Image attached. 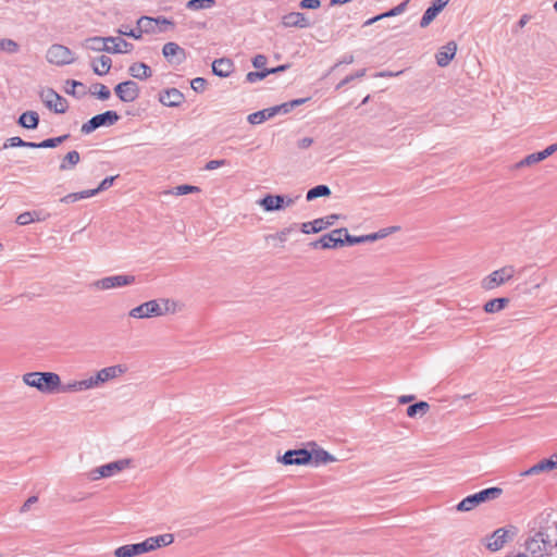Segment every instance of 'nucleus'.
Returning <instances> with one entry per match:
<instances>
[{"label":"nucleus","instance_id":"nucleus-1","mask_svg":"<svg viewBox=\"0 0 557 557\" xmlns=\"http://www.w3.org/2000/svg\"><path fill=\"white\" fill-rule=\"evenodd\" d=\"M554 534L549 528H542L536 531L532 536L528 537L524 547L531 557H544L549 555L555 547Z\"/></svg>","mask_w":557,"mask_h":557},{"label":"nucleus","instance_id":"nucleus-2","mask_svg":"<svg viewBox=\"0 0 557 557\" xmlns=\"http://www.w3.org/2000/svg\"><path fill=\"white\" fill-rule=\"evenodd\" d=\"M23 382L42 394L58 393L60 376L54 372H28L23 375Z\"/></svg>","mask_w":557,"mask_h":557},{"label":"nucleus","instance_id":"nucleus-3","mask_svg":"<svg viewBox=\"0 0 557 557\" xmlns=\"http://www.w3.org/2000/svg\"><path fill=\"white\" fill-rule=\"evenodd\" d=\"M503 494V490L500 487H488L484 488L478 493L469 495L465 497L458 505V511H470L478 507L479 505L494 500L498 498Z\"/></svg>","mask_w":557,"mask_h":557},{"label":"nucleus","instance_id":"nucleus-4","mask_svg":"<svg viewBox=\"0 0 557 557\" xmlns=\"http://www.w3.org/2000/svg\"><path fill=\"white\" fill-rule=\"evenodd\" d=\"M515 273L516 269L513 265H505L485 276L481 282V287L485 290H492L510 281Z\"/></svg>","mask_w":557,"mask_h":557},{"label":"nucleus","instance_id":"nucleus-5","mask_svg":"<svg viewBox=\"0 0 557 557\" xmlns=\"http://www.w3.org/2000/svg\"><path fill=\"white\" fill-rule=\"evenodd\" d=\"M46 59L51 64L62 66L75 62V53L63 45L54 44L47 50Z\"/></svg>","mask_w":557,"mask_h":557},{"label":"nucleus","instance_id":"nucleus-6","mask_svg":"<svg viewBox=\"0 0 557 557\" xmlns=\"http://www.w3.org/2000/svg\"><path fill=\"white\" fill-rule=\"evenodd\" d=\"M120 120V115L115 111H106L92 116L89 121L82 125L83 134H90L101 126H111Z\"/></svg>","mask_w":557,"mask_h":557},{"label":"nucleus","instance_id":"nucleus-7","mask_svg":"<svg viewBox=\"0 0 557 557\" xmlns=\"http://www.w3.org/2000/svg\"><path fill=\"white\" fill-rule=\"evenodd\" d=\"M136 282V277L131 274H117L106 276L92 283V286L100 290L112 288H120L123 286L132 285Z\"/></svg>","mask_w":557,"mask_h":557},{"label":"nucleus","instance_id":"nucleus-8","mask_svg":"<svg viewBox=\"0 0 557 557\" xmlns=\"http://www.w3.org/2000/svg\"><path fill=\"white\" fill-rule=\"evenodd\" d=\"M311 460L312 454L306 448L289 449L277 457V461L285 466H306L311 463Z\"/></svg>","mask_w":557,"mask_h":557},{"label":"nucleus","instance_id":"nucleus-9","mask_svg":"<svg viewBox=\"0 0 557 557\" xmlns=\"http://www.w3.org/2000/svg\"><path fill=\"white\" fill-rule=\"evenodd\" d=\"M344 233H346V228H336L330 232L329 234H324L319 239L310 243L312 248H323L330 249L335 247H343L345 245Z\"/></svg>","mask_w":557,"mask_h":557},{"label":"nucleus","instance_id":"nucleus-10","mask_svg":"<svg viewBox=\"0 0 557 557\" xmlns=\"http://www.w3.org/2000/svg\"><path fill=\"white\" fill-rule=\"evenodd\" d=\"M129 463L127 459H121L113 462H109L107 465L97 467L92 469L88 476L91 481H97L101 478H110L116 474L117 472L124 470Z\"/></svg>","mask_w":557,"mask_h":557},{"label":"nucleus","instance_id":"nucleus-11","mask_svg":"<svg viewBox=\"0 0 557 557\" xmlns=\"http://www.w3.org/2000/svg\"><path fill=\"white\" fill-rule=\"evenodd\" d=\"M128 315L134 319H148L162 315V306L159 299L149 300L129 310Z\"/></svg>","mask_w":557,"mask_h":557},{"label":"nucleus","instance_id":"nucleus-12","mask_svg":"<svg viewBox=\"0 0 557 557\" xmlns=\"http://www.w3.org/2000/svg\"><path fill=\"white\" fill-rule=\"evenodd\" d=\"M127 371L126 366L124 364H115L101 369L96 373V375L90 376L89 381L91 384V388L98 387L99 385L109 382L120 375L124 374Z\"/></svg>","mask_w":557,"mask_h":557},{"label":"nucleus","instance_id":"nucleus-13","mask_svg":"<svg viewBox=\"0 0 557 557\" xmlns=\"http://www.w3.org/2000/svg\"><path fill=\"white\" fill-rule=\"evenodd\" d=\"M40 98L45 106L54 111L55 113L62 114L65 113L69 104L65 98L60 96L52 88H47L40 92Z\"/></svg>","mask_w":557,"mask_h":557},{"label":"nucleus","instance_id":"nucleus-14","mask_svg":"<svg viewBox=\"0 0 557 557\" xmlns=\"http://www.w3.org/2000/svg\"><path fill=\"white\" fill-rule=\"evenodd\" d=\"M119 38L109 36V37H100L94 36L86 38L82 44L84 48L96 51V52H108L113 53L119 51L115 47H109V44L117 41Z\"/></svg>","mask_w":557,"mask_h":557},{"label":"nucleus","instance_id":"nucleus-15","mask_svg":"<svg viewBox=\"0 0 557 557\" xmlns=\"http://www.w3.org/2000/svg\"><path fill=\"white\" fill-rule=\"evenodd\" d=\"M116 97L123 102H134L140 94L138 84L134 81H125L114 87Z\"/></svg>","mask_w":557,"mask_h":557},{"label":"nucleus","instance_id":"nucleus-16","mask_svg":"<svg viewBox=\"0 0 557 557\" xmlns=\"http://www.w3.org/2000/svg\"><path fill=\"white\" fill-rule=\"evenodd\" d=\"M294 203V199L282 195H267L260 199L259 205L265 211H276L283 209L285 206L289 207Z\"/></svg>","mask_w":557,"mask_h":557},{"label":"nucleus","instance_id":"nucleus-17","mask_svg":"<svg viewBox=\"0 0 557 557\" xmlns=\"http://www.w3.org/2000/svg\"><path fill=\"white\" fill-rule=\"evenodd\" d=\"M162 53L171 64L180 65L186 60L185 50L176 42H166L162 48Z\"/></svg>","mask_w":557,"mask_h":557},{"label":"nucleus","instance_id":"nucleus-18","mask_svg":"<svg viewBox=\"0 0 557 557\" xmlns=\"http://www.w3.org/2000/svg\"><path fill=\"white\" fill-rule=\"evenodd\" d=\"M509 532H511V535L515 534L513 531L507 530L505 528L495 530L486 543V548L491 552H497L502 549L507 542Z\"/></svg>","mask_w":557,"mask_h":557},{"label":"nucleus","instance_id":"nucleus-19","mask_svg":"<svg viewBox=\"0 0 557 557\" xmlns=\"http://www.w3.org/2000/svg\"><path fill=\"white\" fill-rule=\"evenodd\" d=\"M554 469H557V454L553 455L548 459H542L534 466L530 467L528 470L522 472V475L529 476V475H535L542 472H548Z\"/></svg>","mask_w":557,"mask_h":557},{"label":"nucleus","instance_id":"nucleus-20","mask_svg":"<svg viewBox=\"0 0 557 557\" xmlns=\"http://www.w3.org/2000/svg\"><path fill=\"white\" fill-rule=\"evenodd\" d=\"M457 51V45L455 41H449L445 46L441 47L435 54L436 63L438 66H447L454 59Z\"/></svg>","mask_w":557,"mask_h":557},{"label":"nucleus","instance_id":"nucleus-21","mask_svg":"<svg viewBox=\"0 0 557 557\" xmlns=\"http://www.w3.org/2000/svg\"><path fill=\"white\" fill-rule=\"evenodd\" d=\"M185 97L177 88H169L162 91L159 96V101L166 107H180Z\"/></svg>","mask_w":557,"mask_h":557},{"label":"nucleus","instance_id":"nucleus-22","mask_svg":"<svg viewBox=\"0 0 557 557\" xmlns=\"http://www.w3.org/2000/svg\"><path fill=\"white\" fill-rule=\"evenodd\" d=\"M282 25L284 27L307 28L310 26V23L304 13L292 12V13L285 14L282 17Z\"/></svg>","mask_w":557,"mask_h":557},{"label":"nucleus","instance_id":"nucleus-23","mask_svg":"<svg viewBox=\"0 0 557 557\" xmlns=\"http://www.w3.org/2000/svg\"><path fill=\"white\" fill-rule=\"evenodd\" d=\"M234 70V63L228 58L216 59L212 63V72L219 77H228Z\"/></svg>","mask_w":557,"mask_h":557},{"label":"nucleus","instance_id":"nucleus-24","mask_svg":"<svg viewBox=\"0 0 557 557\" xmlns=\"http://www.w3.org/2000/svg\"><path fill=\"white\" fill-rule=\"evenodd\" d=\"M128 73L132 77L144 81L152 75L151 69L144 62L133 63L128 67Z\"/></svg>","mask_w":557,"mask_h":557},{"label":"nucleus","instance_id":"nucleus-25","mask_svg":"<svg viewBox=\"0 0 557 557\" xmlns=\"http://www.w3.org/2000/svg\"><path fill=\"white\" fill-rule=\"evenodd\" d=\"M112 66V60L108 55H101L91 62V67L95 74L103 76L109 73Z\"/></svg>","mask_w":557,"mask_h":557},{"label":"nucleus","instance_id":"nucleus-26","mask_svg":"<svg viewBox=\"0 0 557 557\" xmlns=\"http://www.w3.org/2000/svg\"><path fill=\"white\" fill-rule=\"evenodd\" d=\"M137 25L140 26V29L145 30V33H162L165 32V28H158V20L156 17L150 16H140L137 20Z\"/></svg>","mask_w":557,"mask_h":557},{"label":"nucleus","instance_id":"nucleus-27","mask_svg":"<svg viewBox=\"0 0 557 557\" xmlns=\"http://www.w3.org/2000/svg\"><path fill=\"white\" fill-rule=\"evenodd\" d=\"M17 123L22 127L35 129L39 124V115L35 111H26L20 115Z\"/></svg>","mask_w":557,"mask_h":557},{"label":"nucleus","instance_id":"nucleus-28","mask_svg":"<svg viewBox=\"0 0 557 557\" xmlns=\"http://www.w3.org/2000/svg\"><path fill=\"white\" fill-rule=\"evenodd\" d=\"M408 2L409 0H405L403 1L401 3H399L398 5H396L395 8L391 9L389 11L385 12V13H382V14H379L372 18H369L364 25H372L373 23H375L376 21H380L382 18H385V17H392V16H396V15H399L401 13L405 12V10L407 9V5H408Z\"/></svg>","mask_w":557,"mask_h":557},{"label":"nucleus","instance_id":"nucleus-29","mask_svg":"<svg viewBox=\"0 0 557 557\" xmlns=\"http://www.w3.org/2000/svg\"><path fill=\"white\" fill-rule=\"evenodd\" d=\"M90 388H91L90 381H89V379H86V380H82V381H74L72 383L64 384V385H62L60 383V387L58 388V392L70 393V392L86 391V389H90Z\"/></svg>","mask_w":557,"mask_h":557},{"label":"nucleus","instance_id":"nucleus-30","mask_svg":"<svg viewBox=\"0 0 557 557\" xmlns=\"http://www.w3.org/2000/svg\"><path fill=\"white\" fill-rule=\"evenodd\" d=\"M312 460L311 463L314 466L324 465L336 461V458L323 448H317L311 451Z\"/></svg>","mask_w":557,"mask_h":557},{"label":"nucleus","instance_id":"nucleus-31","mask_svg":"<svg viewBox=\"0 0 557 557\" xmlns=\"http://www.w3.org/2000/svg\"><path fill=\"white\" fill-rule=\"evenodd\" d=\"M81 161L79 152L76 150L69 151L62 162L60 163V170L61 171H67L73 169L78 162Z\"/></svg>","mask_w":557,"mask_h":557},{"label":"nucleus","instance_id":"nucleus-32","mask_svg":"<svg viewBox=\"0 0 557 557\" xmlns=\"http://www.w3.org/2000/svg\"><path fill=\"white\" fill-rule=\"evenodd\" d=\"M509 302V299L506 297L494 298L485 302L483 309L487 313H495L503 310Z\"/></svg>","mask_w":557,"mask_h":557},{"label":"nucleus","instance_id":"nucleus-33","mask_svg":"<svg viewBox=\"0 0 557 557\" xmlns=\"http://www.w3.org/2000/svg\"><path fill=\"white\" fill-rule=\"evenodd\" d=\"M337 219H338L337 214H330L324 218L315 219L312 221L313 228H311V231L319 233L323 230H326L327 227L332 226L334 224L335 220H337Z\"/></svg>","mask_w":557,"mask_h":557},{"label":"nucleus","instance_id":"nucleus-34","mask_svg":"<svg viewBox=\"0 0 557 557\" xmlns=\"http://www.w3.org/2000/svg\"><path fill=\"white\" fill-rule=\"evenodd\" d=\"M330 195L331 189L327 185H317L307 191L306 199L311 201L319 197H327Z\"/></svg>","mask_w":557,"mask_h":557},{"label":"nucleus","instance_id":"nucleus-35","mask_svg":"<svg viewBox=\"0 0 557 557\" xmlns=\"http://www.w3.org/2000/svg\"><path fill=\"white\" fill-rule=\"evenodd\" d=\"M430 410V405L426 401H418L408 406L407 416L410 418H414L416 416H424Z\"/></svg>","mask_w":557,"mask_h":557},{"label":"nucleus","instance_id":"nucleus-36","mask_svg":"<svg viewBox=\"0 0 557 557\" xmlns=\"http://www.w3.org/2000/svg\"><path fill=\"white\" fill-rule=\"evenodd\" d=\"M441 11L433 7L432 4L425 10L423 13L421 20H420V27L425 28L428 27L438 15Z\"/></svg>","mask_w":557,"mask_h":557},{"label":"nucleus","instance_id":"nucleus-37","mask_svg":"<svg viewBox=\"0 0 557 557\" xmlns=\"http://www.w3.org/2000/svg\"><path fill=\"white\" fill-rule=\"evenodd\" d=\"M270 119H272V116L269 113L268 108H267V109H263V110H260V111L249 114L247 117V121L250 124L256 125V124H261L264 121L270 120Z\"/></svg>","mask_w":557,"mask_h":557},{"label":"nucleus","instance_id":"nucleus-38","mask_svg":"<svg viewBox=\"0 0 557 557\" xmlns=\"http://www.w3.org/2000/svg\"><path fill=\"white\" fill-rule=\"evenodd\" d=\"M114 556L115 557L138 556L137 546H136V544H127V545L120 546L114 550Z\"/></svg>","mask_w":557,"mask_h":557},{"label":"nucleus","instance_id":"nucleus-39","mask_svg":"<svg viewBox=\"0 0 557 557\" xmlns=\"http://www.w3.org/2000/svg\"><path fill=\"white\" fill-rule=\"evenodd\" d=\"M215 4V0H189L186 3L188 10H203L211 9Z\"/></svg>","mask_w":557,"mask_h":557},{"label":"nucleus","instance_id":"nucleus-40","mask_svg":"<svg viewBox=\"0 0 557 557\" xmlns=\"http://www.w3.org/2000/svg\"><path fill=\"white\" fill-rule=\"evenodd\" d=\"M20 50V45L10 38L0 39V51H5L8 53H16Z\"/></svg>","mask_w":557,"mask_h":557},{"label":"nucleus","instance_id":"nucleus-41","mask_svg":"<svg viewBox=\"0 0 557 557\" xmlns=\"http://www.w3.org/2000/svg\"><path fill=\"white\" fill-rule=\"evenodd\" d=\"M545 160L541 151L531 153L517 163V168L529 166Z\"/></svg>","mask_w":557,"mask_h":557},{"label":"nucleus","instance_id":"nucleus-42","mask_svg":"<svg viewBox=\"0 0 557 557\" xmlns=\"http://www.w3.org/2000/svg\"><path fill=\"white\" fill-rule=\"evenodd\" d=\"M295 227H296V224H294V225H292L289 227L283 228L282 231L277 232L276 234H269V235L265 236V240L269 242L271 239H277L281 243H285L287 240V236L293 231H295Z\"/></svg>","mask_w":557,"mask_h":557},{"label":"nucleus","instance_id":"nucleus-43","mask_svg":"<svg viewBox=\"0 0 557 557\" xmlns=\"http://www.w3.org/2000/svg\"><path fill=\"white\" fill-rule=\"evenodd\" d=\"M200 188L198 186L193 185H178L173 190L166 191V194H174L176 196L199 193Z\"/></svg>","mask_w":557,"mask_h":557},{"label":"nucleus","instance_id":"nucleus-44","mask_svg":"<svg viewBox=\"0 0 557 557\" xmlns=\"http://www.w3.org/2000/svg\"><path fill=\"white\" fill-rule=\"evenodd\" d=\"M151 539H152L154 549L162 547V546H168V545L172 544L174 541L173 534H170V533L161 534L158 536H152Z\"/></svg>","mask_w":557,"mask_h":557},{"label":"nucleus","instance_id":"nucleus-45","mask_svg":"<svg viewBox=\"0 0 557 557\" xmlns=\"http://www.w3.org/2000/svg\"><path fill=\"white\" fill-rule=\"evenodd\" d=\"M160 305L162 306V315L166 313H175L178 308V304L175 300L169 298L159 299Z\"/></svg>","mask_w":557,"mask_h":557},{"label":"nucleus","instance_id":"nucleus-46","mask_svg":"<svg viewBox=\"0 0 557 557\" xmlns=\"http://www.w3.org/2000/svg\"><path fill=\"white\" fill-rule=\"evenodd\" d=\"M69 137H70V135L65 134V135H62L59 137L47 138L45 140L40 141V145H41V148H55L57 146L64 143Z\"/></svg>","mask_w":557,"mask_h":557},{"label":"nucleus","instance_id":"nucleus-47","mask_svg":"<svg viewBox=\"0 0 557 557\" xmlns=\"http://www.w3.org/2000/svg\"><path fill=\"white\" fill-rule=\"evenodd\" d=\"M308 99L309 98H299L281 103L280 108L282 109V114L290 112L294 108L304 104L306 101H308Z\"/></svg>","mask_w":557,"mask_h":557},{"label":"nucleus","instance_id":"nucleus-48","mask_svg":"<svg viewBox=\"0 0 557 557\" xmlns=\"http://www.w3.org/2000/svg\"><path fill=\"white\" fill-rule=\"evenodd\" d=\"M92 87L95 89L92 94L96 95L100 100H107L110 98L111 91L106 85L97 83Z\"/></svg>","mask_w":557,"mask_h":557},{"label":"nucleus","instance_id":"nucleus-49","mask_svg":"<svg viewBox=\"0 0 557 557\" xmlns=\"http://www.w3.org/2000/svg\"><path fill=\"white\" fill-rule=\"evenodd\" d=\"M117 41L112 42L113 47H115L119 51H115L114 53H128L133 50L134 46L133 44L124 40L121 37H117Z\"/></svg>","mask_w":557,"mask_h":557},{"label":"nucleus","instance_id":"nucleus-50","mask_svg":"<svg viewBox=\"0 0 557 557\" xmlns=\"http://www.w3.org/2000/svg\"><path fill=\"white\" fill-rule=\"evenodd\" d=\"M268 75H270V71H267V69H263L262 71L249 72L246 75V79L248 83L252 84L258 81L264 79Z\"/></svg>","mask_w":557,"mask_h":557},{"label":"nucleus","instance_id":"nucleus-51","mask_svg":"<svg viewBox=\"0 0 557 557\" xmlns=\"http://www.w3.org/2000/svg\"><path fill=\"white\" fill-rule=\"evenodd\" d=\"M366 75V69H361L359 71H357L355 74H351V75H348L346 76L344 79H342L337 85H336V89H341L342 87H344L345 85L349 84L350 82H352L354 79L356 78H360V77H363Z\"/></svg>","mask_w":557,"mask_h":557},{"label":"nucleus","instance_id":"nucleus-52","mask_svg":"<svg viewBox=\"0 0 557 557\" xmlns=\"http://www.w3.org/2000/svg\"><path fill=\"white\" fill-rule=\"evenodd\" d=\"M136 546H137L138 555H141L144 553H148V552H151V550L154 549V546H153L151 537H148L147 540H145L141 543H136Z\"/></svg>","mask_w":557,"mask_h":557},{"label":"nucleus","instance_id":"nucleus-53","mask_svg":"<svg viewBox=\"0 0 557 557\" xmlns=\"http://www.w3.org/2000/svg\"><path fill=\"white\" fill-rule=\"evenodd\" d=\"M190 86L196 92H203L207 87V81L203 77H196L190 82Z\"/></svg>","mask_w":557,"mask_h":557},{"label":"nucleus","instance_id":"nucleus-54","mask_svg":"<svg viewBox=\"0 0 557 557\" xmlns=\"http://www.w3.org/2000/svg\"><path fill=\"white\" fill-rule=\"evenodd\" d=\"M33 222L32 211H26L17 215L16 223L18 225H27Z\"/></svg>","mask_w":557,"mask_h":557},{"label":"nucleus","instance_id":"nucleus-55","mask_svg":"<svg viewBox=\"0 0 557 557\" xmlns=\"http://www.w3.org/2000/svg\"><path fill=\"white\" fill-rule=\"evenodd\" d=\"M344 240L345 245H355V244H362L364 243L363 235L362 236H352L348 233L346 230V233H344Z\"/></svg>","mask_w":557,"mask_h":557},{"label":"nucleus","instance_id":"nucleus-56","mask_svg":"<svg viewBox=\"0 0 557 557\" xmlns=\"http://www.w3.org/2000/svg\"><path fill=\"white\" fill-rule=\"evenodd\" d=\"M24 140L21 137H11L5 140L3 148L23 147Z\"/></svg>","mask_w":557,"mask_h":557},{"label":"nucleus","instance_id":"nucleus-57","mask_svg":"<svg viewBox=\"0 0 557 557\" xmlns=\"http://www.w3.org/2000/svg\"><path fill=\"white\" fill-rule=\"evenodd\" d=\"M226 164H227V160H225V159L210 160L209 162L206 163L205 169L211 171V170H215L218 168L224 166Z\"/></svg>","mask_w":557,"mask_h":557},{"label":"nucleus","instance_id":"nucleus-58","mask_svg":"<svg viewBox=\"0 0 557 557\" xmlns=\"http://www.w3.org/2000/svg\"><path fill=\"white\" fill-rule=\"evenodd\" d=\"M66 85L71 86V87H66L65 91H66V94L72 95V96H76V91H75L76 87H84L83 83H81L78 81H74V79L67 81Z\"/></svg>","mask_w":557,"mask_h":557},{"label":"nucleus","instance_id":"nucleus-59","mask_svg":"<svg viewBox=\"0 0 557 557\" xmlns=\"http://www.w3.org/2000/svg\"><path fill=\"white\" fill-rule=\"evenodd\" d=\"M301 9H318L321 7L320 0H301L299 3Z\"/></svg>","mask_w":557,"mask_h":557},{"label":"nucleus","instance_id":"nucleus-60","mask_svg":"<svg viewBox=\"0 0 557 557\" xmlns=\"http://www.w3.org/2000/svg\"><path fill=\"white\" fill-rule=\"evenodd\" d=\"M116 177H117V176H109V177H106V178H104V180L99 184V186L97 187L98 194H99L100 191H103V190L109 189V188L112 186V184H113V182H114V180H115Z\"/></svg>","mask_w":557,"mask_h":557},{"label":"nucleus","instance_id":"nucleus-61","mask_svg":"<svg viewBox=\"0 0 557 557\" xmlns=\"http://www.w3.org/2000/svg\"><path fill=\"white\" fill-rule=\"evenodd\" d=\"M33 213V222L38 221H46L48 218H50V213L45 212L42 210H34Z\"/></svg>","mask_w":557,"mask_h":557},{"label":"nucleus","instance_id":"nucleus-62","mask_svg":"<svg viewBox=\"0 0 557 557\" xmlns=\"http://www.w3.org/2000/svg\"><path fill=\"white\" fill-rule=\"evenodd\" d=\"M38 502V497L37 496H30L29 498L26 499V502L22 505L21 509H20V512L21 513H24V512H27L30 507L36 504Z\"/></svg>","mask_w":557,"mask_h":557},{"label":"nucleus","instance_id":"nucleus-63","mask_svg":"<svg viewBox=\"0 0 557 557\" xmlns=\"http://www.w3.org/2000/svg\"><path fill=\"white\" fill-rule=\"evenodd\" d=\"M267 57L263 55V54H257L253 59H252V65L257 69H262L264 67V65L267 64Z\"/></svg>","mask_w":557,"mask_h":557},{"label":"nucleus","instance_id":"nucleus-64","mask_svg":"<svg viewBox=\"0 0 557 557\" xmlns=\"http://www.w3.org/2000/svg\"><path fill=\"white\" fill-rule=\"evenodd\" d=\"M156 20H158V28L163 27L166 30L168 26H170L171 28H173L175 26L173 21L168 20L164 16H157Z\"/></svg>","mask_w":557,"mask_h":557}]
</instances>
